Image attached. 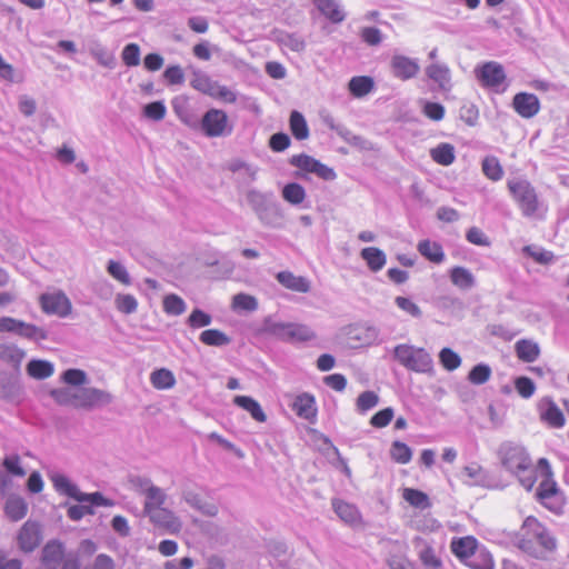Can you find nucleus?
Segmentation results:
<instances>
[{
    "label": "nucleus",
    "instance_id": "40",
    "mask_svg": "<svg viewBox=\"0 0 569 569\" xmlns=\"http://www.w3.org/2000/svg\"><path fill=\"white\" fill-rule=\"evenodd\" d=\"M144 513L151 511V509L153 510V508H161L167 498L164 491L154 485L148 488V491L144 493Z\"/></svg>",
    "mask_w": 569,
    "mask_h": 569
},
{
    "label": "nucleus",
    "instance_id": "23",
    "mask_svg": "<svg viewBox=\"0 0 569 569\" xmlns=\"http://www.w3.org/2000/svg\"><path fill=\"white\" fill-rule=\"evenodd\" d=\"M452 552L460 559L472 558L480 549H478V541L471 536L462 537L452 540Z\"/></svg>",
    "mask_w": 569,
    "mask_h": 569
},
{
    "label": "nucleus",
    "instance_id": "37",
    "mask_svg": "<svg viewBox=\"0 0 569 569\" xmlns=\"http://www.w3.org/2000/svg\"><path fill=\"white\" fill-rule=\"evenodd\" d=\"M26 352L16 345L0 342V359L19 367L23 360Z\"/></svg>",
    "mask_w": 569,
    "mask_h": 569
},
{
    "label": "nucleus",
    "instance_id": "54",
    "mask_svg": "<svg viewBox=\"0 0 569 569\" xmlns=\"http://www.w3.org/2000/svg\"><path fill=\"white\" fill-rule=\"evenodd\" d=\"M542 418L555 428H561L566 422L562 411L553 402L542 413Z\"/></svg>",
    "mask_w": 569,
    "mask_h": 569
},
{
    "label": "nucleus",
    "instance_id": "36",
    "mask_svg": "<svg viewBox=\"0 0 569 569\" xmlns=\"http://www.w3.org/2000/svg\"><path fill=\"white\" fill-rule=\"evenodd\" d=\"M199 340L211 347H224L228 346L231 339L222 331L218 329H207L200 333Z\"/></svg>",
    "mask_w": 569,
    "mask_h": 569
},
{
    "label": "nucleus",
    "instance_id": "5",
    "mask_svg": "<svg viewBox=\"0 0 569 569\" xmlns=\"http://www.w3.org/2000/svg\"><path fill=\"white\" fill-rule=\"evenodd\" d=\"M507 187L513 200L519 206L522 216L533 217L540 206L533 186L526 179L513 178L507 181Z\"/></svg>",
    "mask_w": 569,
    "mask_h": 569
},
{
    "label": "nucleus",
    "instance_id": "64",
    "mask_svg": "<svg viewBox=\"0 0 569 569\" xmlns=\"http://www.w3.org/2000/svg\"><path fill=\"white\" fill-rule=\"evenodd\" d=\"M62 380L70 386H82L87 382V373L80 369H68L62 373Z\"/></svg>",
    "mask_w": 569,
    "mask_h": 569
},
{
    "label": "nucleus",
    "instance_id": "18",
    "mask_svg": "<svg viewBox=\"0 0 569 569\" xmlns=\"http://www.w3.org/2000/svg\"><path fill=\"white\" fill-rule=\"evenodd\" d=\"M317 9L332 23H341L346 12L339 0H312Z\"/></svg>",
    "mask_w": 569,
    "mask_h": 569
},
{
    "label": "nucleus",
    "instance_id": "4",
    "mask_svg": "<svg viewBox=\"0 0 569 569\" xmlns=\"http://www.w3.org/2000/svg\"><path fill=\"white\" fill-rule=\"evenodd\" d=\"M247 201L264 224L274 226L278 220L283 218L281 207L273 200L271 192H261L251 189L246 194Z\"/></svg>",
    "mask_w": 569,
    "mask_h": 569
},
{
    "label": "nucleus",
    "instance_id": "53",
    "mask_svg": "<svg viewBox=\"0 0 569 569\" xmlns=\"http://www.w3.org/2000/svg\"><path fill=\"white\" fill-rule=\"evenodd\" d=\"M468 565L472 569H495L492 556L485 549H480Z\"/></svg>",
    "mask_w": 569,
    "mask_h": 569
},
{
    "label": "nucleus",
    "instance_id": "58",
    "mask_svg": "<svg viewBox=\"0 0 569 569\" xmlns=\"http://www.w3.org/2000/svg\"><path fill=\"white\" fill-rule=\"evenodd\" d=\"M211 322L212 317L209 313L202 311L201 309H194L187 320L188 326L193 329L208 327L211 325Z\"/></svg>",
    "mask_w": 569,
    "mask_h": 569
},
{
    "label": "nucleus",
    "instance_id": "63",
    "mask_svg": "<svg viewBox=\"0 0 569 569\" xmlns=\"http://www.w3.org/2000/svg\"><path fill=\"white\" fill-rule=\"evenodd\" d=\"M422 112L433 121H440L445 117V107L437 102L422 101Z\"/></svg>",
    "mask_w": 569,
    "mask_h": 569
},
{
    "label": "nucleus",
    "instance_id": "28",
    "mask_svg": "<svg viewBox=\"0 0 569 569\" xmlns=\"http://www.w3.org/2000/svg\"><path fill=\"white\" fill-rule=\"evenodd\" d=\"M50 480L59 493L73 498L74 500L78 499L80 493L78 487L72 483L64 475L54 472L50 475Z\"/></svg>",
    "mask_w": 569,
    "mask_h": 569
},
{
    "label": "nucleus",
    "instance_id": "57",
    "mask_svg": "<svg viewBox=\"0 0 569 569\" xmlns=\"http://www.w3.org/2000/svg\"><path fill=\"white\" fill-rule=\"evenodd\" d=\"M108 273L114 278L116 280L120 281L123 284H130L131 278L123 264H121L118 261L109 260L107 266Z\"/></svg>",
    "mask_w": 569,
    "mask_h": 569
},
{
    "label": "nucleus",
    "instance_id": "22",
    "mask_svg": "<svg viewBox=\"0 0 569 569\" xmlns=\"http://www.w3.org/2000/svg\"><path fill=\"white\" fill-rule=\"evenodd\" d=\"M276 278L280 284L292 291L301 293L310 291V282L305 277L296 276L290 271H280Z\"/></svg>",
    "mask_w": 569,
    "mask_h": 569
},
{
    "label": "nucleus",
    "instance_id": "14",
    "mask_svg": "<svg viewBox=\"0 0 569 569\" xmlns=\"http://www.w3.org/2000/svg\"><path fill=\"white\" fill-rule=\"evenodd\" d=\"M151 522L160 528L166 530L169 533L179 532L181 529V522L174 513L167 508H153L151 511L147 512Z\"/></svg>",
    "mask_w": 569,
    "mask_h": 569
},
{
    "label": "nucleus",
    "instance_id": "41",
    "mask_svg": "<svg viewBox=\"0 0 569 569\" xmlns=\"http://www.w3.org/2000/svg\"><path fill=\"white\" fill-rule=\"evenodd\" d=\"M482 172L483 174L492 180V181H499L502 179V176H503V169L498 160L497 157L495 156H487L483 160H482Z\"/></svg>",
    "mask_w": 569,
    "mask_h": 569
},
{
    "label": "nucleus",
    "instance_id": "59",
    "mask_svg": "<svg viewBox=\"0 0 569 569\" xmlns=\"http://www.w3.org/2000/svg\"><path fill=\"white\" fill-rule=\"evenodd\" d=\"M116 307L120 312L130 315L136 312L138 308V301L132 295L119 293L116 297Z\"/></svg>",
    "mask_w": 569,
    "mask_h": 569
},
{
    "label": "nucleus",
    "instance_id": "43",
    "mask_svg": "<svg viewBox=\"0 0 569 569\" xmlns=\"http://www.w3.org/2000/svg\"><path fill=\"white\" fill-rule=\"evenodd\" d=\"M431 158L439 164L449 166L455 161V148L449 143H441L431 150Z\"/></svg>",
    "mask_w": 569,
    "mask_h": 569
},
{
    "label": "nucleus",
    "instance_id": "49",
    "mask_svg": "<svg viewBox=\"0 0 569 569\" xmlns=\"http://www.w3.org/2000/svg\"><path fill=\"white\" fill-rule=\"evenodd\" d=\"M278 42L295 52H301L306 48V41L296 33H281Z\"/></svg>",
    "mask_w": 569,
    "mask_h": 569
},
{
    "label": "nucleus",
    "instance_id": "62",
    "mask_svg": "<svg viewBox=\"0 0 569 569\" xmlns=\"http://www.w3.org/2000/svg\"><path fill=\"white\" fill-rule=\"evenodd\" d=\"M558 495V488L555 481L546 479L539 485L537 496L539 500L547 506V500L556 498Z\"/></svg>",
    "mask_w": 569,
    "mask_h": 569
},
{
    "label": "nucleus",
    "instance_id": "29",
    "mask_svg": "<svg viewBox=\"0 0 569 569\" xmlns=\"http://www.w3.org/2000/svg\"><path fill=\"white\" fill-rule=\"evenodd\" d=\"M289 126L292 136L297 140H306L309 137V127L301 112L297 110L291 111Z\"/></svg>",
    "mask_w": 569,
    "mask_h": 569
},
{
    "label": "nucleus",
    "instance_id": "46",
    "mask_svg": "<svg viewBox=\"0 0 569 569\" xmlns=\"http://www.w3.org/2000/svg\"><path fill=\"white\" fill-rule=\"evenodd\" d=\"M187 305L181 297L171 293L163 299V310L170 316H180L186 311Z\"/></svg>",
    "mask_w": 569,
    "mask_h": 569
},
{
    "label": "nucleus",
    "instance_id": "13",
    "mask_svg": "<svg viewBox=\"0 0 569 569\" xmlns=\"http://www.w3.org/2000/svg\"><path fill=\"white\" fill-rule=\"evenodd\" d=\"M390 68L393 77L402 81L416 78L420 71L418 60L403 54H393L390 60Z\"/></svg>",
    "mask_w": 569,
    "mask_h": 569
},
{
    "label": "nucleus",
    "instance_id": "8",
    "mask_svg": "<svg viewBox=\"0 0 569 569\" xmlns=\"http://www.w3.org/2000/svg\"><path fill=\"white\" fill-rule=\"evenodd\" d=\"M201 130L209 138L227 137L233 127L227 113L221 109H209L201 119Z\"/></svg>",
    "mask_w": 569,
    "mask_h": 569
},
{
    "label": "nucleus",
    "instance_id": "3",
    "mask_svg": "<svg viewBox=\"0 0 569 569\" xmlns=\"http://www.w3.org/2000/svg\"><path fill=\"white\" fill-rule=\"evenodd\" d=\"M393 358L407 370L426 373L432 369L433 360L430 353L413 345L400 343L393 348Z\"/></svg>",
    "mask_w": 569,
    "mask_h": 569
},
{
    "label": "nucleus",
    "instance_id": "50",
    "mask_svg": "<svg viewBox=\"0 0 569 569\" xmlns=\"http://www.w3.org/2000/svg\"><path fill=\"white\" fill-rule=\"evenodd\" d=\"M439 360L443 368L448 371H453L461 365L460 356L450 348L441 349L439 352Z\"/></svg>",
    "mask_w": 569,
    "mask_h": 569
},
{
    "label": "nucleus",
    "instance_id": "42",
    "mask_svg": "<svg viewBox=\"0 0 569 569\" xmlns=\"http://www.w3.org/2000/svg\"><path fill=\"white\" fill-rule=\"evenodd\" d=\"M218 83V81L212 80L209 76L201 72L194 73V77L191 80V86L193 89L210 97H213Z\"/></svg>",
    "mask_w": 569,
    "mask_h": 569
},
{
    "label": "nucleus",
    "instance_id": "12",
    "mask_svg": "<svg viewBox=\"0 0 569 569\" xmlns=\"http://www.w3.org/2000/svg\"><path fill=\"white\" fill-rule=\"evenodd\" d=\"M77 408L92 409L112 402L113 397L108 391L89 387L77 389Z\"/></svg>",
    "mask_w": 569,
    "mask_h": 569
},
{
    "label": "nucleus",
    "instance_id": "19",
    "mask_svg": "<svg viewBox=\"0 0 569 569\" xmlns=\"http://www.w3.org/2000/svg\"><path fill=\"white\" fill-rule=\"evenodd\" d=\"M181 497L191 508L198 510L203 516L214 517L218 515V507L214 503L204 501L202 497L193 490L184 489Z\"/></svg>",
    "mask_w": 569,
    "mask_h": 569
},
{
    "label": "nucleus",
    "instance_id": "56",
    "mask_svg": "<svg viewBox=\"0 0 569 569\" xmlns=\"http://www.w3.org/2000/svg\"><path fill=\"white\" fill-rule=\"evenodd\" d=\"M44 562H57L63 558V546L58 541L48 542L42 550Z\"/></svg>",
    "mask_w": 569,
    "mask_h": 569
},
{
    "label": "nucleus",
    "instance_id": "38",
    "mask_svg": "<svg viewBox=\"0 0 569 569\" xmlns=\"http://www.w3.org/2000/svg\"><path fill=\"white\" fill-rule=\"evenodd\" d=\"M516 351L518 358L525 362H533L540 353L537 343L525 339L516 343Z\"/></svg>",
    "mask_w": 569,
    "mask_h": 569
},
{
    "label": "nucleus",
    "instance_id": "51",
    "mask_svg": "<svg viewBox=\"0 0 569 569\" xmlns=\"http://www.w3.org/2000/svg\"><path fill=\"white\" fill-rule=\"evenodd\" d=\"M491 377V368L486 363L476 365L469 372L468 379L473 385H483Z\"/></svg>",
    "mask_w": 569,
    "mask_h": 569
},
{
    "label": "nucleus",
    "instance_id": "44",
    "mask_svg": "<svg viewBox=\"0 0 569 569\" xmlns=\"http://www.w3.org/2000/svg\"><path fill=\"white\" fill-rule=\"evenodd\" d=\"M522 252L540 264H550L556 259L552 251L546 250L537 246H526L523 247Z\"/></svg>",
    "mask_w": 569,
    "mask_h": 569
},
{
    "label": "nucleus",
    "instance_id": "27",
    "mask_svg": "<svg viewBox=\"0 0 569 569\" xmlns=\"http://www.w3.org/2000/svg\"><path fill=\"white\" fill-rule=\"evenodd\" d=\"M419 253L433 263H441L445 260V252L438 242L422 240L418 243Z\"/></svg>",
    "mask_w": 569,
    "mask_h": 569
},
{
    "label": "nucleus",
    "instance_id": "61",
    "mask_svg": "<svg viewBox=\"0 0 569 569\" xmlns=\"http://www.w3.org/2000/svg\"><path fill=\"white\" fill-rule=\"evenodd\" d=\"M121 58L127 67H136L140 63V48L137 43L127 44L122 52Z\"/></svg>",
    "mask_w": 569,
    "mask_h": 569
},
{
    "label": "nucleus",
    "instance_id": "31",
    "mask_svg": "<svg viewBox=\"0 0 569 569\" xmlns=\"http://www.w3.org/2000/svg\"><path fill=\"white\" fill-rule=\"evenodd\" d=\"M6 515L13 521L21 520L28 512V505L21 497H10L6 502Z\"/></svg>",
    "mask_w": 569,
    "mask_h": 569
},
{
    "label": "nucleus",
    "instance_id": "55",
    "mask_svg": "<svg viewBox=\"0 0 569 569\" xmlns=\"http://www.w3.org/2000/svg\"><path fill=\"white\" fill-rule=\"evenodd\" d=\"M232 308L238 310L254 311L258 308V301L253 296L247 293H237L232 298Z\"/></svg>",
    "mask_w": 569,
    "mask_h": 569
},
{
    "label": "nucleus",
    "instance_id": "2",
    "mask_svg": "<svg viewBox=\"0 0 569 569\" xmlns=\"http://www.w3.org/2000/svg\"><path fill=\"white\" fill-rule=\"evenodd\" d=\"M517 547L536 559L557 548L556 538L535 517H527L521 527Z\"/></svg>",
    "mask_w": 569,
    "mask_h": 569
},
{
    "label": "nucleus",
    "instance_id": "16",
    "mask_svg": "<svg viewBox=\"0 0 569 569\" xmlns=\"http://www.w3.org/2000/svg\"><path fill=\"white\" fill-rule=\"evenodd\" d=\"M427 77L433 81L441 92H449L452 88L450 68L443 62H431L426 67Z\"/></svg>",
    "mask_w": 569,
    "mask_h": 569
},
{
    "label": "nucleus",
    "instance_id": "48",
    "mask_svg": "<svg viewBox=\"0 0 569 569\" xmlns=\"http://www.w3.org/2000/svg\"><path fill=\"white\" fill-rule=\"evenodd\" d=\"M379 403V396L371 390L361 392L356 401V408L359 413H366Z\"/></svg>",
    "mask_w": 569,
    "mask_h": 569
},
{
    "label": "nucleus",
    "instance_id": "35",
    "mask_svg": "<svg viewBox=\"0 0 569 569\" xmlns=\"http://www.w3.org/2000/svg\"><path fill=\"white\" fill-rule=\"evenodd\" d=\"M373 87V79L367 76L353 77L349 81V90L357 98L368 94Z\"/></svg>",
    "mask_w": 569,
    "mask_h": 569
},
{
    "label": "nucleus",
    "instance_id": "7",
    "mask_svg": "<svg viewBox=\"0 0 569 569\" xmlns=\"http://www.w3.org/2000/svg\"><path fill=\"white\" fill-rule=\"evenodd\" d=\"M270 332L287 342H307L316 338L315 331L307 325L296 322H273Z\"/></svg>",
    "mask_w": 569,
    "mask_h": 569
},
{
    "label": "nucleus",
    "instance_id": "45",
    "mask_svg": "<svg viewBox=\"0 0 569 569\" xmlns=\"http://www.w3.org/2000/svg\"><path fill=\"white\" fill-rule=\"evenodd\" d=\"M50 396L61 406H72L77 408V389L67 387L52 389Z\"/></svg>",
    "mask_w": 569,
    "mask_h": 569
},
{
    "label": "nucleus",
    "instance_id": "39",
    "mask_svg": "<svg viewBox=\"0 0 569 569\" xmlns=\"http://www.w3.org/2000/svg\"><path fill=\"white\" fill-rule=\"evenodd\" d=\"M282 197L290 204L299 206L306 199V190L301 184L297 182H290L283 187Z\"/></svg>",
    "mask_w": 569,
    "mask_h": 569
},
{
    "label": "nucleus",
    "instance_id": "26",
    "mask_svg": "<svg viewBox=\"0 0 569 569\" xmlns=\"http://www.w3.org/2000/svg\"><path fill=\"white\" fill-rule=\"evenodd\" d=\"M360 256L367 262L368 268L372 272L380 271L387 262L385 252L376 247L363 248Z\"/></svg>",
    "mask_w": 569,
    "mask_h": 569
},
{
    "label": "nucleus",
    "instance_id": "33",
    "mask_svg": "<svg viewBox=\"0 0 569 569\" xmlns=\"http://www.w3.org/2000/svg\"><path fill=\"white\" fill-rule=\"evenodd\" d=\"M150 382L156 389L166 390L176 385V378L169 369L161 368L151 373Z\"/></svg>",
    "mask_w": 569,
    "mask_h": 569
},
{
    "label": "nucleus",
    "instance_id": "52",
    "mask_svg": "<svg viewBox=\"0 0 569 569\" xmlns=\"http://www.w3.org/2000/svg\"><path fill=\"white\" fill-rule=\"evenodd\" d=\"M403 498L407 502H409L411 506L416 508H427L429 506V498L428 496L417 489L407 488L403 491Z\"/></svg>",
    "mask_w": 569,
    "mask_h": 569
},
{
    "label": "nucleus",
    "instance_id": "9",
    "mask_svg": "<svg viewBox=\"0 0 569 569\" xmlns=\"http://www.w3.org/2000/svg\"><path fill=\"white\" fill-rule=\"evenodd\" d=\"M476 74L481 84L495 92H503L506 90V72L503 67L495 61L483 63L476 69Z\"/></svg>",
    "mask_w": 569,
    "mask_h": 569
},
{
    "label": "nucleus",
    "instance_id": "30",
    "mask_svg": "<svg viewBox=\"0 0 569 569\" xmlns=\"http://www.w3.org/2000/svg\"><path fill=\"white\" fill-rule=\"evenodd\" d=\"M332 507L338 517L347 523H355L359 520V511L356 506L342 500H333Z\"/></svg>",
    "mask_w": 569,
    "mask_h": 569
},
{
    "label": "nucleus",
    "instance_id": "47",
    "mask_svg": "<svg viewBox=\"0 0 569 569\" xmlns=\"http://www.w3.org/2000/svg\"><path fill=\"white\" fill-rule=\"evenodd\" d=\"M390 456L396 462L406 465L411 460L412 451L408 445L397 440L391 445Z\"/></svg>",
    "mask_w": 569,
    "mask_h": 569
},
{
    "label": "nucleus",
    "instance_id": "6",
    "mask_svg": "<svg viewBox=\"0 0 569 569\" xmlns=\"http://www.w3.org/2000/svg\"><path fill=\"white\" fill-rule=\"evenodd\" d=\"M289 163L302 172H297L296 177L306 179V173H315L317 177L325 181H332L337 178L335 170L319 160L306 153L292 156Z\"/></svg>",
    "mask_w": 569,
    "mask_h": 569
},
{
    "label": "nucleus",
    "instance_id": "1",
    "mask_svg": "<svg viewBox=\"0 0 569 569\" xmlns=\"http://www.w3.org/2000/svg\"><path fill=\"white\" fill-rule=\"evenodd\" d=\"M502 467L516 476L521 486L530 490L536 482V472L533 469L532 460L527 449L511 441L500 445L498 450Z\"/></svg>",
    "mask_w": 569,
    "mask_h": 569
},
{
    "label": "nucleus",
    "instance_id": "10",
    "mask_svg": "<svg viewBox=\"0 0 569 569\" xmlns=\"http://www.w3.org/2000/svg\"><path fill=\"white\" fill-rule=\"evenodd\" d=\"M2 332H12L34 341L48 338V332L44 329L11 317L0 318V333Z\"/></svg>",
    "mask_w": 569,
    "mask_h": 569
},
{
    "label": "nucleus",
    "instance_id": "20",
    "mask_svg": "<svg viewBox=\"0 0 569 569\" xmlns=\"http://www.w3.org/2000/svg\"><path fill=\"white\" fill-rule=\"evenodd\" d=\"M451 283L462 291L471 290L476 287V277L466 267L455 266L449 270Z\"/></svg>",
    "mask_w": 569,
    "mask_h": 569
},
{
    "label": "nucleus",
    "instance_id": "25",
    "mask_svg": "<svg viewBox=\"0 0 569 569\" xmlns=\"http://www.w3.org/2000/svg\"><path fill=\"white\" fill-rule=\"evenodd\" d=\"M233 403L241 409L246 410L250 413L252 419L258 422H266L267 416L263 412L260 403L249 396H236L233 398Z\"/></svg>",
    "mask_w": 569,
    "mask_h": 569
},
{
    "label": "nucleus",
    "instance_id": "15",
    "mask_svg": "<svg viewBox=\"0 0 569 569\" xmlns=\"http://www.w3.org/2000/svg\"><path fill=\"white\" fill-rule=\"evenodd\" d=\"M512 107L520 117L530 119L539 112L540 101L533 93L519 92L512 99Z\"/></svg>",
    "mask_w": 569,
    "mask_h": 569
},
{
    "label": "nucleus",
    "instance_id": "21",
    "mask_svg": "<svg viewBox=\"0 0 569 569\" xmlns=\"http://www.w3.org/2000/svg\"><path fill=\"white\" fill-rule=\"evenodd\" d=\"M462 475L468 478L465 482L469 486H479V487H489L490 486V475L489 472L479 463L472 462L462 469Z\"/></svg>",
    "mask_w": 569,
    "mask_h": 569
},
{
    "label": "nucleus",
    "instance_id": "32",
    "mask_svg": "<svg viewBox=\"0 0 569 569\" xmlns=\"http://www.w3.org/2000/svg\"><path fill=\"white\" fill-rule=\"evenodd\" d=\"M53 365L46 360H31L27 365V372L30 377L42 380L53 375Z\"/></svg>",
    "mask_w": 569,
    "mask_h": 569
},
{
    "label": "nucleus",
    "instance_id": "34",
    "mask_svg": "<svg viewBox=\"0 0 569 569\" xmlns=\"http://www.w3.org/2000/svg\"><path fill=\"white\" fill-rule=\"evenodd\" d=\"M89 53L97 62L106 68L112 69L116 64L114 57L100 42L93 41L89 47Z\"/></svg>",
    "mask_w": 569,
    "mask_h": 569
},
{
    "label": "nucleus",
    "instance_id": "17",
    "mask_svg": "<svg viewBox=\"0 0 569 569\" xmlns=\"http://www.w3.org/2000/svg\"><path fill=\"white\" fill-rule=\"evenodd\" d=\"M41 542L40 526L28 520L19 531L18 543L24 552L33 551Z\"/></svg>",
    "mask_w": 569,
    "mask_h": 569
},
{
    "label": "nucleus",
    "instance_id": "24",
    "mask_svg": "<svg viewBox=\"0 0 569 569\" xmlns=\"http://www.w3.org/2000/svg\"><path fill=\"white\" fill-rule=\"evenodd\" d=\"M292 409L296 415L303 419H311L316 416L315 397L309 393H301L296 397Z\"/></svg>",
    "mask_w": 569,
    "mask_h": 569
},
{
    "label": "nucleus",
    "instance_id": "11",
    "mask_svg": "<svg viewBox=\"0 0 569 569\" xmlns=\"http://www.w3.org/2000/svg\"><path fill=\"white\" fill-rule=\"evenodd\" d=\"M39 301L42 311L47 315H56L60 318H66L72 310L70 299L61 290L42 293Z\"/></svg>",
    "mask_w": 569,
    "mask_h": 569
},
{
    "label": "nucleus",
    "instance_id": "60",
    "mask_svg": "<svg viewBox=\"0 0 569 569\" xmlns=\"http://www.w3.org/2000/svg\"><path fill=\"white\" fill-rule=\"evenodd\" d=\"M396 306L401 309L403 312L410 315L412 318L419 319L422 316V311L420 307L413 302L410 298L406 297H396L395 298Z\"/></svg>",
    "mask_w": 569,
    "mask_h": 569
}]
</instances>
